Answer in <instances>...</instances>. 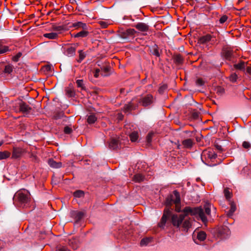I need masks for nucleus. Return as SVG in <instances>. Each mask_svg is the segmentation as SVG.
Listing matches in <instances>:
<instances>
[{
    "mask_svg": "<svg viewBox=\"0 0 251 251\" xmlns=\"http://www.w3.org/2000/svg\"><path fill=\"white\" fill-rule=\"evenodd\" d=\"M211 206L209 202H206L203 206L191 207H185L182 212L184 214L178 215H173L171 217V222L173 225L177 227H182L184 231H187L191 226L190 221L188 219H185L187 215L195 216L198 220H201V222L206 225L208 222V218L211 215Z\"/></svg>",
    "mask_w": 251,
    "mask_h": 251,
    "instance_id": "nucleus-1",
    "label": "nucleus"
},
{
    "mask_svg": "<svg viewBox=\"0 0 251 251\" xmlns=\"http://www.w3.org/2000/svg\"><path fill=\"white\" fill-rule=\"evenodd\" d=\"M173 203L175 204V209L176 211L179 212L181 211V208L179 206L180 203V198L179 193L177 191L175 190L173 192V194L169 196L166 200V205L168 208L164 210V213L162 216L161 222L159 223V226L160 227H164L166 223L167 219L171 215V210L170 208L172 210L171 206Z\"/></svg>",
    "mask_w": 251,
    "mask_h": 251,
    "instance_id": "nucleus-2",
    "label": "nucleus"
},
{
    "mask_svg": "<svg viewBox=\"0 0 251 251\" xmlns=\"http://www.w3.org/2000/svg\"><path fill=\"white\" fill-rule=\"evenodd\" d=\"M13 199L16 206L24 208L28 205L30 201V194L25 189L20 190L15 194Z\"/></svg>",
    "mask_w": 251,
    "mask_h": 251,
    "instance_id": "nucleus-3",
    "label": "nucleus"
},
{
    "mask_svg": "<svg viewBox=\"0 0 251 251\" xmlns=\"http://www.w3.org/2000/svg\"><path fill=\"white\" fill-rule=\"evenodd\" d=\"M222 56L224 59L231 63H235L236 62L235 52L229 48L226 47L223 49Z\"/></svg>",
    "mask_w": 251,
    "mask_h": 251,
    "instance_id": "nucleus-4",
    "label": "nucleus"
},
{
    "mask_svg": "<svg viewBox=\"0 0 251 251\" xmlns=\"http://www.w3.org/2000/svg\"><path fill=\"white\" fill-rule=\"evenodd\" d=\"M136 101L141 103L144 107L151 105L154 101L153 96L151 94H148L140 99H137Z\"/></svg>",
    "mask_w": 251,
    "mask_h": 251,
    "instance_id": "nucleus-5",
    "label": "nucleus"
},
{
    "mask_svg": "<svg viewBox=\"0 0 251 251\" xmlns=\"http://www.w3.org/2000/svg\"><path fill=\"white\" fill-rule=\"evenodd\" d=\"M137 99L134 98L127 103L125 104L123 110L125 112H130L131 111L135 110L138 105V102L136 101Z\"/></svg>",
    "mask_w": 251,
    "mask_h": 251,
    "instance_id": "nucleus-6",
    "label": "nucleus"
},
{
    "mask_svg": "<svg viewBox=\"0 0 251 251\" xmlns=\"http://www.w3.org/2000/svg\"><path fill=\"white\" fill-rule=\"evenodd\" d=\"M132 26L135 27L140 32H148L150 30V26L148 23L139 22L136 24L133 25Z\"/></svg>",
    "mask_w": 251,
    "mask_h": 251,
    "instance_id": "nucleus-7",
    "label": "nucleus"
},
{
    "mask_svg": "<svg viewBox=\"0 0 251 251\" xmlns=\"http://www.w3.org/2000/svg\"><path fill=\"white\" fill-rule=\"evenodd\" d=\"M233 69L243 73L246 72V66L248 64V62H245L242 60H239L238 62L236 61L235 63H233Z\"/></svg>",
    "mask_w": 251,
    "mask_h": 251,
    "instance_id": "nucleus-8",
    "label": "nucleus"
},
{
    "mask_svg": "<svg viewBox=\"0 0 251 251\" xmlns=\"http://www.w3.org/2000/svg\"><path fill=\"white\" fill-rule=\"evenodd\" d=\"M206 237V234L203 231H196L195 230L193 233V238L195 243L198 244L196 241V239L200 241H203Z\"/></svg>",
    "mask_w": 251,
    "mask_h": 251,
    "instance_id": "nucleus-9",
    "label": "nucleus"
},
{
    "mask_svg": "<svg viewBox=\"0 0 251 251\" xmlns=\"http://www.w3.org/2000/svg\"><path fill=\"white\" fill-rule=\"evenodd\" d=\"M109 148L112 150H118L121 148L120 138H112L109 143Z\"/></svg>",
    "mask_w": 251,
    "mask_h": 251,
    "instance_id": "nucleus-10",
    "label": "nucleus"
},
{
    "mask_svg": "<svg viewBox=\"0 0 251 251\" xmlns=\"http://www.w3.org/2000/svg\"><path fill=\"white\" fill-rule=\"evenodd\" d=\"M86 215L85 211H71L70 212V216L75 219V222H79Z\"/></svg>",
    "mask_w": 251,
    "mask_h": 251,
    "instance_id": "nucleus-11",
    "label": "nucleus"
},
{
    "mask_svg": "<svg viewBox=\"0 0 251 251\" xmlns=\"http://www.w3.org/2000/svg\"><path fill=\"white\" fill-rule=\"evenodd\" d=\"M136 33V30L133 28H129L121 31L120 36L122 38L127 39L129 37L133 36Z\"/></svg>",
    "mask_w": 251,
    "mask_h": 251,
    "instance_id": "nucleus-12",
    "label": "nucleus"
},
{
    "mask_svg": "<svg viewBox=\"0 0 251 251\" xmlns=\"http://www.w3.org/2000/svg\"><path fill=\"white\" fill-rule=\"evenodd\" d=\"M19 105L20 111L25 114H29L32 109V108L25 102L21 101Z\"/></svg>",
    "mask_w": 251,
    "mask_h": 251,
    "instance_id": "nucleus-13",
    "label": "nucleus"
},
{
    "mask_svg": "<svg viewBox=\"0 0 251 251\" xmlns=\"http://www.w3.org/2000/svg\"><path fill=\"white\" fill-rule=\"evenodd\" d=\"M218 233L222 238H226L230 234L229 229L226 226H222L218 228Z\"/></svg>",
    "mask_w": 251,
    "mask_h": 251,
    "instance_id": "nucleus-14",
    "label": "nucleus"
},
{
    "mask_svg": "<svg viewBox=\"0 0 251 251\" xmlns=\"http://www.w3.org/2000/svg\"><path fill=\"white\" fill-rule=\"evenodd\" d=\"M47 163L50 167L54 169H59L62 166V162H57L52 158L48 159Z\"/></svg>",
    "mask_w": 251,
    "mask_h": 251,
    "instance_id": "nucleus-15",
    "label": "nucleus"
},
{
    "mask_svg": "<svg viewBox=\"0 0 251 251\" xmlns=\"http://www.w3.org/2000/svg\"><path fill=\"white\" fill-rule=\"evenodd\" d=\"M150 52L153 55L156 57H160V53L159 51L158 46L156 44H154L153 46L149 48Z\"/></svg>",
    "mask_w": 251,
    "mask_h": 251,
    "instance_id": "nucleus-16",
    "label": "nucleus"
},
{
    "mask_svg": "<svg viewBox=\"0 0 251 251\" xmlns=\"http://www.w3.org/2000/svg\"><path fill=\"white\" fill-rule=\"evenodd\" d=\"M65 91L66 95L69 97H74L75 96V92L71 83L65 88Z\"/></svg>",
    "mask_w": 251,
    "mask_h": 251,
    "instance_id": "nucleus-17",
    "label": "nucleus"
},
{
    "mask_svg": "<svg viewBox=\"0 0 251 251\" xmlns=\"http://www.w3.org/2000/svg\"><path fill=\"white\" fill-rule=\"evenodd\" d=\"M22 152L23 151L21 149L14 148L12 153V157L14 158H18L21 156Z\"/></svg>",
    "mask_w": 251,
    "mask_h": 251,
    "instance_id": "nucleus-18",
    "label": "nucleus"
},
{
    "mask_svg": "<svg viewBox=\"0 0 251 251\" xmlns=\"http://www.w3.org/2000/svg\"><path fill=\"white\" fill-rule=\"evenodd\" d=\"M110 69L109 66H102L100 67L101 75L103 76H107L109 75V72Z\"/></svg>",
    "mask_w": 251,
    "mask_h": 251,
    "instance_id": "nucleus-19",
    "label": "nucleus"
},
{
    "mask_svg": "<svg viewBox=\"0 0 251 251\" xmlns=\"http://www.w3.org/2000/svg\"><path fill=\"white\" fill-rule=\"evenodd\" d=\"M211 39V36L209 34H207L199 38L198 42L200 44H205L209 41Z\"/></svg>",
    "mask_w": 251,
    "mask_h": 251,
    "instance_id": "nucleus-20",
    "label": "nucleus"
},
{
    "mask_svg": "<svg viewBox=\"0 0 251 251\" xmlns=\"http://www.w3.org/2000/svg\"><path fill=\"white\" fill-rule=\"evenodd\" d=\"M230 209L227 213V215L228 217H231L233 215L234 212L236 211V205L233 202L231 201L230 202Z\"/></svg>",
    "mask_w": 251,
    "mask_h": 251,
    "instance_id": "nucleus-21",
    "label": "nucleus"
},
{
    "mask_svg": "<svg viewBox=\"0 0 251 251\" xmlns=\"http://www.w3.org/2000/svg\"><path fill=\"white\" fill-rule=\"evenodd\" d=\"M173 59L175 63L177 65L182 64L183 61V59L182 56L179 54L175 55L173 56Z\"/></svg>",
    "mask_w": 251,
    "mask_h": 251,
    "instance_id": "nucleus-22",
    "label": "nucleus"
},
{
    "mask_svg": "<svg viewBox=\"0 0 251 251\" xmlns=\"http://www.w3.org/2000/svg\"><path fill=\"white\" fill-rule=\"evenodd\" d=\"M152 241V238L150 237H145L143 238L141 242H140V246H147L150 243H151Z\"/></svg>",
    "mask_w": 251,
    "mask_h": 251,
    "instance_id": "nucleus-23",
    "label": "nucleus"
},
{
    "mask_svg": "<svg viewBox=\"0 0 251 251\" xmlns=\"http://www.w3.org/2000/svg\"><path fill=\"white\" fill-rule=\"evenodd\" d=\"M87 30L88 29H82V30L75 34L74 37L75 38L86 37L89 34V32L87 31Z\"/></svg>",
    "mask_w": 251,
    "mask_h": 251,
    "instance_id": "nucleus-24",
    "label": "nucleus"
},
{
    "mask_svg": "<svg viewBox=\"0 0 251 251\" xmlns=\"http://www.w3.org/2000/svg\"><path fill=\"white\" fill-rule=\"evenodd\" d=\"M73 26L76 28H82V29H88V26L85 24L81 22H78L73 24Z\"/></svg>",
    "mask_w": 251,
    "mask_h": 251,
    "instance_id": "nucleus-25",
    "label": "nucleus"
},
{
    "mask_svg": "<svg viewBox=\"0 0 251 251\" xmlns=\"http://www.w3.org/2000/svg\"><path fill=\"white\" fill-rule=\"evenodd\" d=\"M9 50V47L4 45L2 42L0 41V54H4Z\"/></svg>",
    "mask_w": 251,
    "mask_h": 251,
    "instance_id": "nucleus-26",
    "label": "nucleus"
},
{
    "mask_svg": "<svg viewBox=\"0 0 251 251\" xmlns=\"http://www.w3.org/2000/svg\"><path fill=\"white\" fill-rule=\"evenodd\" d=\"M145 179V177L141 174L135 175L133 177V180L136 182H141Z\"/></svg>",
    "mask_w": 251,
    "mask_h": 251,
    "instance_id": "nucleus-27",
    "label": "nucleus"
},
{
    "mask_svg": "<svg viewBox=\"0 0 251 251\" xmlns=\"http://www.w3.org/2000/svg\"><path fill=\"white\" fill-rule=\"evenodd\" d=\"M97 120V118L94 114H91L87 118V122L89 124H94Z\"/></svg>",
    "mask_w": 251,
    "mask_h": 251,
    "instance_id": "nucleus-28",
    "label": "nucleus"
},
{
    "mask_svg": "<svg viewBox=\"0 0 251 251\" xmlns=\"http://www.w3.org/2000/svg\"><path fill=\"white\" fill-rule=\"evenodd\" d=\"M182 144L185 148H190L192 147L193 142L192 139H187L183 141Z\"/></svg>",
    "mask_w": 251,
    "mask_h": 251,
    "instance_id": "nucleus-29",
    "label": "nucleus"
},
{
    "mask_svg": "<svg viewBox=\"0 0 251 251\" xmlns=\"http://www.w3.org/2000/svg\"><path fill=\"white\" fill-rule=\"evenodd\" d=\"M75 47H70L66 49L67 55L69 56H72L75 54Z\"/></svg>",
    "mask_w": 251,
    "mask_h": 251,
    "instance_id": "nucleus-30",
    "label": "nucleus"
},
{
    "mask_svg": "<svg viewBox=\"0 0 251 251\" xmlns=\"http://www.w3.org/2000/svg\"><path fill=\"white\" fill-rule=\"evenodd\" d=\"M44 36L50 39H54L57 38L58 35L56 33L50 32L44 34Z\"/></svg>",
    "mask_w": 251,
    "mask_h": 251,
    "instance_id": "nucleus-31",
    "label": "nucleus"
},
{
    "mask_svg": "<svg viewBox=\"0 0 251 251\" xmlns=\"http://www.w3.org/2000/svg\"><path fill=\"white\" fill-rule=\"evenodd\" d=\"M52 29L54 31L61 32L62 31L65 30L66 29V27L65 25H58L57 26L56 25H52Z\"/></svg>",
    "mask_w": 251,
    "mask_h": 251,
    "instance_id": "nucleus-32",
    "label": "nucleus"
},
{
    "mask_svg": "<svg viewBox=\"0 0 251 251\" xmlns=\"http://www.w3.org/2000/svg\"><path fill=\"white\" fill-rule=\"evenodd\" d=\"M13 71V66L8 64L4 66L3 73L7 74H10Z\"/></svg>",
    "mask_w": 251,
    "mask_h": 251,
    "instance_id": "nucleus-33",
    "label": "nucleus"
},
{
    "mask_svg": "<svg viewBox=\"0 0 251 251\" xmlns=\"http://www.w3.org/2000/svg\"><path fill=\"white\" fill-rule=\"evenodd\" d=\"M129 137L132 142H136L138 138V132L133 131L129 134Z\"/></svg>",
    "mask_w": 251,
    "mask_h": 251,
    "instance_id": "nucleus-34",
    "label": "nucleus"
},
{
    "mask_svg": "<svg viewBox=\"0 0 251 251\" xmlns=\"http://www.w3.org/2000/svg\"><path fill=\"white\" fill-rule=\"evenodd\" d=\"M65 117L64 113L63 112H56L53 115V119L55 120L61 119Z\"/></svg>",
    "mask_w": 251,
    "mask_h": 251,
    "instance_id": "nucleus-35",
    "label": "nucleus"
},
{
    "mask_svg": "<svg viewBox=\"0 0 251 251\" xmlns=\"http://www.w3.org/2000/svg\"><path fill=\"white\" fill-rule=\"evenodd\" d=\"M10 153L7 151H0V160L6 159L10 156Z\"/></svg>",
    "mask_w": 251,
    "mask_h": 251,
    "instance_id": "nucleus-36",
    "label": "nucleus"
},
{
    "mask_svg": "<svg viewBox=\"0 0 251 251\" xmlns=\"http://www.w3.org/2000/svg\"><path fill=\"white\" fill-rule=\"evenodd\" d=\"M79 59L77 60L78 63H80L86 57V53H85L82 50H78Z\"/></svg>",
    "mask_w": 251,
    "mask_h": 251,
    "instance_id": "nucleus-37",
    "label": "nucleus"
},
{
    "mask_svg": "<svg viewBox=\"0 0 251 251\" xmlns=\"http://www.w3.org/2000/svg\"><path fill=\"white\" fill-rule=\"evenodd\" d=\"M74 197L76 198H82L84 196V193L82 190H77L74 193Z\"/></svg>",
    "mask_w": 251,
    "mask_h": 251,
    "instance_id": "nucleus-38",
    "label": "nucleus"
},
{
    "mask_svg": "<svg viewBox=\"0 0 251 251\" xmlns=\"http://www.w3.org/2000/svg\"><path fill=\"white\" fill-rule=\"evenodd\" d=\"M76 83L78 87L81 88L82 90H85V87L83 84V81L82 79H78L76 81Z\"/></svg>",
    "mask_w": 251,
    "mask_h": 251,
    "instance_id": "nucleus-39",
    "label": "nucleus"
},
{
    "mask_svg": "<svg viewBox=\"0 0 251 251\" xmlns=\"http://www.w3.org/2000/svg\"><path fill=\"white\" fill-rule=\"evenodd\" d=\"M207 157L209 158L211 160L217 158V155L216 153L212 151H208L207 153Z\"/></svg>",
    "mask_w": 251,
    "mask_h": 251,
    "instance_id": "nucleus-40",
    "label": "nucleus"
},
{
    "mask_svg": "<svg viewBox=\"0 0 251 251\" xmlns=\"http://www.w3.org/2000/svg\"><path fill=\"white\" fill-rule=\"evenodd\" d=\"M237 78L238 75L236 73H232L229 76V79L232 82H235Z\"/></svg>",
    "mask_w": 251,
    "mask_h": 251,
    "instance_id": "nucleus-41",
    "label": "nucleus"
},
{
    "mask_svg": "<svg viewBox=\"0 0 251 251\" xmlns=\"http://www.w3.org/2000/svg\"><path fill=\"white\" fill-rule=\"evenodd\" d=\"M215 91L219 95H222L225 93V89L221 86H218L215 88Z\"/></svg>",
    "mask_w": 251,
    "mask_h": 251,
    "instance_id": "nucleus-42",
    "label": "nucleus"
},
{
    "mask_svg": "<svg viewBox=\"0 0 251 251\" xmlns=\"http://www.w3.org/2000/svg\"><path fill=\"white\" fill-rule=\"evenodd\" d=\"M73 131V129L70 126H65L64 128V132L65 134H70Z\"/></svg>",
    "mask_w": 251,
    "mask_h": 251,
    "instance_id": "nucleus-43",
    "label": "nucleus"
},
{
    "mask_svg": "<svg viewBox=\"0 0 251 251\" xmlns=\"http://www.w3.org/2000/svg\"><path fill=\"white\" fill-rule=\"evenodd\" d=\"M242 147L246 149H249L251 148V144L248 141H244L242 143Z\"/></svg>",
    "mask_w": 251,
    "mask_h": 251,
    "instance_id": "nucleus-44",
    "label": "nucleus"
},
{
    "mask_svg": "<svg viewBox=\"0 0 251 251\" xmlns=\"http://www.w3.org/2000/svg\"><path fill=\"white\" fill-rule=\"evenodd\" d=\"M196 84L197 86H201L204 85V81L201 78H199L196 80Z\"/></svg>",
    "mask_w": 251,
    "mask_h": 251,
    "instance_id": "nucleus-45",
    "label": "nucleus"
},
{
    "mask_svg": "<svg viewBox=\"0 0 251 251\" xmlns=\"http://www.w3.org/2000/svg\"><path fill=\"white\" fill-rule=\"evenodd\" d=\"M153 135V133H149L147 136L146 140L148 144H150L152 141V137Z\"/></svg>",
    "mask_w": 251,
    "mask_h": 251,
    "instance_id": "nucleus-46",
    "label": "nucleus"
},
{
    "mask_svg": "<svg viewBox=\"0 0 251 251\" xmlns=\"http://www.w3.org/2000/svg\"><path fill=\"white\" fill-rule=\"evenodd\" d=\"M167 88V85H163L159 88L158 92L160 94H162L164 93L165 90H166Z\"/></svg>",
    "mask_w": 251,
    "mask_h": 251,
    "instance_id": "nucleus-47",
    "label": "nucleus"
},
{
    "mask_svg": "<svg viewBox=\"0 0 251 251\" xmlns=\"http://www.w3.org/2000/svg\"><path fill=\"white\" fill-rule=\"evenodd\" d=\"M22 53L21 52H18L15 56L13 57V60L15 62H18L19 58L22 56Z\"/></svg>",
    "mask_w": 251,
    "mask_h": 251,
    "instance_id": "nucleus-48",
    "label": "nucleus"
},
{
    "mask_svg": "<svg viewBox=\"0 0 251 251\" xmlns=\"http://www.w3.org/2000/svg\"><path fill=\"white\" fill-rule=\"evenodd\" d=\"M224 194L225 196L226 199L228 200L231 197V195L229 191L227 189H225L224 190Z\"/></svg>",
    "mask_w": 251,
    "mask_h": 251,
    "instance_id": "nucleus-49",
    "label": "nucleus"
},
{
    "mask_svg": "<svg viewBox=\"0 0 251 251\" xmlns=\"http://www.w3.org/2000/svg\"><path fill=\"white\" fill-rule=\"evenodd\" d=\"M56 251H70L66 247L64 246H58Z\"/></svg>",
    "mask_w": 251,
    "mask_h": 251,
    "instance_id": "nucleus-50",
    "label": "nucleus"
},
{
    "mask_svg": "<svg viewBox=\"0 0 251 251\" xmlns=\"http://www.w3.org/2000/svg\"><path fill=\"white\" fill-rule=\"evenodd\" d=\"M228 17L226 15H223L219 20L220 24H224L227 19Z\"/></svg>",
    "mask_w": 251,
    "mask_h": 251,
    "instance_id": "nucleus-51",
    "label": "nucleus"
},
{
    "mask_svg": "<svg viewBox=\"0 0 251 251\" xmlns=\"http://www.w3.org/2000/svg\"><path fill=\"white\" fill-rule=\"evenodd\" d=\"M200 113L197 111H194L192 113V117L194 119H198L199 117Z\"/></svg>",
    "mask_w": 251,
    "mask_h": 251,
    "instance_id": "nucleus-52",
    "label": "nucleus"
},
{
    "mask_svg": "<svg viewBox=\"0 0 251 251\" xmlns=\"http://www.w3.org/2000/svg\"><path fill=\"white\" fill-rule=\"evenodd\" d=\"M250 169L249 166H245L243 168L242 170L241 171V173L244 174H248Z\"/></svg>",
    "mask_w": 251,
    "mask_h": 251,
    "instance_id": "nucleus-53",
    "label": "nucleus"
},
{
    "mask_svg": "<svg viewBox=\"0 0 251 251\" xmlns=\"http://www.w3.org/2000/svg\"><path fill=\"white\" fill-rule=\"evenodd\" d=\"M215 148L218 150L219 151H220L222 152L223 151V149L222 147V146L220 145H219L218 143H215V145H214Z\"/></svg>",
    "mask_w": 251,
    "mask_h": 251,
    "instance_id": "nucleus-54",
    "label": "nucleus"
},
{
    "mask_svg": "<svg viewBox=\"0 0 251 251\" xmlns=\"http://www.w3.org/2000/svg\"><path fill=\"white\" fill-rule=\"evenodd\" d=\"M45 71L50 72L52 70V66L50 65H47L44 66Z\"/></svg>",
    "mask_w": 251,
    "mask_h": 251,
    "instance_id": "nucleus-55",
    "label": "nucleus"
},
{
    "mask_svg": "<svg viewBox=\"0 0 251 251\" xmlns=\"http://www.w3.org/2000/svg\"><path fill=\"white\" fill-rule=\"evenodd\" d=\"M245 73H247L250 75H251V67L247 66L246 65V72Z\"/></svg>",
    "mask_w": 251,
    "mask_h": 251,
    "instance_id": "nucleus-56",
    "label": "nucleus"
},
{
    "mask_svg": "<svg viewBox=\"0 0 251 251\" xmlns=\"http://www.w3.org/2000/svg\"><path fill=\"white\" fill-rule=\"evenodd\" d=\"M100 72V69H96L95 70V73L94 74V76L96 78H98L99 75V73Z\"/></svg>",
    "mask_w": 251,
    "mask_h": 251,
    "instance_id": "nucleus-57",
    "label": "nucleus"
},
{
    "mask_svg": "<svg viewBox=\"0 0 251 251\" xmlns=\"http://www.w3.org/2000/svg\"><path fill=\"white\" fill-rule=\"evenodd\" d=\"M99 23L101 25V26L103 28H106L108 25L105 22L100 21L99 22Z\"/></svg>",
    "mask_w": 251,
    "mask_h": 251,
    "instance_id": "nucleus-58",
    "label": "nucleus"
},
{
    "mask_svg": "<svg viewBox=\"0 0 251 251\" xmlns=\"http://www.w3.org/2000/svg\"><path fill=\"white\" fill-rule=\"evenodd\" d=\"M206 165L210 166V167H213L217 165V164H207L206 163H205Z\"/></svg>",
    "mask_w": 251,
    "mask_h": 251,
    "instance_id": "nucleus-59",
    "label": "nucleus"
},
{
    "mask_svg": "<svg viewBox=\"0 0 251 251\" xmlns=\"http://www.w3.org/2000/svg\"><path fill=\"white\" fill-rule=\"evenodd\" d=\"M190 99H191L192 101H194V100H193V99L192 98V97H189V98Z\"/></svg>",
    "mask_w": 251,
    "mask_h": 251,
    "instance_id": "nucleus-60",
    "label": "nucleus"
},
{
    "mask_svg": "<svg viewBox=\"0 0 251 251\" xmlns=\"http://www.w3.org/2000/svg\"><path fill=\"white\" fill-rule=\"evenodd\" d=\"M3 144V142L1 141V142H0V146H1Z\"/></svg>",
    "mask_w": 251,
    "mask_h": 251,
    "instance_id": "nucleus-61",
    "label": "nucleus"
},
{
    "mask_svg": "<svg viewBox=\"0 0 251 251\" xmlns=\"http://www.w3.org/2000/svg\"><path fill=\"white\" fill-rule=\"evenodd\" d=\"M243 0H238L239 2H240L243 1Z\"/></svg>",
    "mask_w": 251,
    "mask_h": 251,
    "instance_id": "nucleus-62",
    "label": "nucleus"
},
{
    "mask_svg": "<svg viewBox=\"0 0 251 251\" xmlns=\"http://www.w3.org/2000/svg\"><path fill=\"white\" fill-rule=\"evenodd\" d=\"M244 97L245 98V99H248V98L245 96V95H244Z\"/></svg>",
    "mask_w": 251,
    "mask_h": 251,
    "instance_id": "nucleus-63",
    "label": "nucleus"
},
{
    "mask_svg": "<svg viewBox=\"0 0 251 251\" xmlns=\"http://www.w3.org/2000/svg\"><path fill=\"white\" fill-rule=\"evenodd\" d=\"M179 146H180V145H178V146H177L178 149H179Z\"/></svg>",
    "mask_w": 251,
    "mask_h": 251,
    "instance_id": "nucleus-64",
    "label": "nucleus"
}]
</instances>
